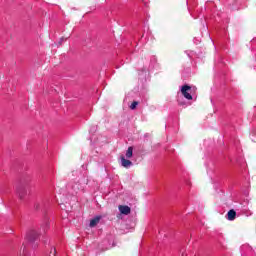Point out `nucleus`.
Here are the masks:
<instances>
[{"mask_svg": "<svg viewBox=\"0 0 256 256\" xmlns=\"http://www.w3.org/2000/svg\"><path fill=\"white\" fill-rule=\"evenodd\" d=\"M29 193H31V186L29 185H20L16 189V195L21 201H25Z\"/></svg>", "mask_w": 256, "mask_h": 256, "instance_id": "nucleus-1", "label": "nucleus"}, {"mask_svg": "<svg viewBox=\"0 0 256 256\" xmlns=\"http://www.w3.org/2000/svg\"><path fill=\"white\" fill-rule=\"evenodd\" d=\"M43 232H38L36 229H30L26 234V239L28 240V243H35L37 239H39V235H41Z\"/></svg>", "mask_w": 256, "mask_h": 256, "instance_id": "nucleus-2", "label": "nucleus"}, {"mask_svg": "<svg viewBox=\"0 0 256 256\" xmlns=\"http://www.w3.org/2000/svg\"><path fill=\"white\" fill-rule=\"evenodd\" d=\"M191 86L189 85H184L181 88V93L185 99H188V101H191L193 99V96L191 95Z\"/></svg>", "mask_w": 256, "mask_h": 256, "instance_id": "nucleus-3", "label": "nucleus"}, {"mask_svg": "<svg viewBox=\"0 0 256 256\" xmlns=\"http://www.w3.org/2000/svg\"><path fill=\"white\" fill-rule=\"evenodd\" d=\"M118 209L122 215H129L131 213V207L127 205H120Z\"/></svg>", "mask_w": 256, "mask_h": 256, "instance_id": "nucleus-4", "label": "nucleus"}, {"mask_svg": "<svg viewBox=\"0 0 256 256\" xmlns=\"http://www.w3.org/2000/svg\"><path fill=\"white\" fill-rule=\"evenodd\" d=\"M121 165L122 167H125V169H128V167L133 165V162H131V160L125 159V156H121Z\"/></svg>", "mask_w": 256, "mask_h": 256, "instance_id": "nucleus-5", "label": "nucleus"}, {"mask_svg": "<svg viewBox=\"0 0 256 256\" xmlns=\"http://www.w3.org/2000/svg\"><path fill=\"white\" fill-rule=\"evenodd\" d=\"M228 221H235V218L237 217V212H235V210H230L228 212Z\"/></svg>", "mask_w": 256, "mask_h": 256, "instance_id": "nucleus-6", "label": "nucleus"}, {"mask_svg": "<svg viewBox=\"0 0 256 256\" xmlns=\"http://www.w3.org/2000/svg\"><path fill=\"white\" fill-rule=\"evenodd\" d=\"M101 221V216H96L90 220V227H97V224Z\"/></svg>", "mask_w": 256, "mask_h": 256, "instance_id": "nucleus-7", "label": "nucleus"}, {"mask_svg": "<svg viewBox=\"0 0 256 256\" xmlns=\"http://www.w3.org/2000/svg\"><path fill=\"white\" fill-rule=\"evenodd\" d=\"M41 229H42V233H47V231H49V221H45L41 225Z\"/></svg>", "mask_w": 256, "mask_h": 256, "instance_id": "nucleus-8", "label": "nucleus"}, {"mask_svg": "<svg viewBox=\"0 0 256 256\" xmlns=\"http://www.w3.org/2000/svg\"><path fill=\"white\" fill-rule=\"evenodd\" d=\"M126 157H127V159H131L133 157V147L132 146L128 147V149L126 151Z\"/></svg>", "mask_w": 256, "mask_h": 256, "instance_id": "nucleus-9", "label": "nucleus"}, {"mask_svg": "<svg viewBox=\"0 0 256 256\" xmlns=\"http://www.w3.org/2000/svg\"><path fill=\"white\" fill-rule=\"evenodd\" d=\"M137 105H139V102L138 101H134L132 102V104L130 105V109L135 110L137 109Z\"/></svg>", "mask_w": 256, "mask_h": 256, "instance_id": "nucleus-10", "label": "nucleus"}, {"mask_svg": "<svg viewBox=\"0 0 256 256\" xmlns=\"http://www.w3.org/2000/svg\"><path fill=\"white\" fill-rule=\"evenodd\" d=\"M25 245H22L21 249H20V255H27V253H25Z\"/></svg>", "mask_w": 256, "mask_h": 256, "instance_id": "nucleus-11", "label": "nucleus"}, {"mask_svg": "<svg viewBox=\"0 0 256 256\" xmlns=\"http://www.w3.org/2000/svg\"><path fill=\"white\" fill-rule=\"evenodd\" d=\"M50 256H57V250H55V248H53V249L50 251Z\"/></svg>", "mask_w": 256, "mask_h": 256, "instance_id": "nucleus-12", "label": "nucleus"}, {"mask_svg": "<svg viewBox=\"0 0 256 256\" xmlns=\"http://www.w3.org/2000/svg\"><path fill=\"white\" fill-rule=\"evenodd\" d=\"M34 209H36V211H39V209H41V204L40 203H36L34 205Z\"/></svg>", "mask_w": 256, "mask_h": 256, "instance_id": "nucleus-13", "label": "nucleus"}, {"mask_svg": "<svg viewBox=\"0 0 256 256\" xmlns=\"http://www.w3.org/2000/svg\"><path fill=\"white\" fill-rule=\"evenodd\" d=\"M34 247H37V244H35Z\"/></svg>", "mask_w": 256, "mask_h": 256, "instance_id": "nucleus-14", "label": "nucleus"}]
</instances>
